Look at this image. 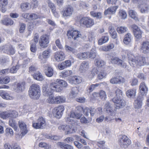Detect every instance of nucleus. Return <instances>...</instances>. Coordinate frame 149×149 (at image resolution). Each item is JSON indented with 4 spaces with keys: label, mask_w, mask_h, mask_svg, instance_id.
I'll use <instances>...</instances> for the list:
<instances>
[{
    "label": "nucleus",
    "mask_w": 149,
    "mask_h": 149,
    "mask_svg": "<svg viewBox=\"0 0 149 149\" xmlns=\"http://www.w3.org/2000/svg\"><path fill=\"white\" fill-rule=\"evenodd\" d=\"M29 95L31 99H38L40 95V89L39 86L36 84H32L29 88Z\"/></svg>",
    "instance_id": "nucleus-1"
},
{
    "label": "nucleus",
    "mask_w": 149,
    "mask_h": 149,
    "mask_svg": "<svg viewBox=\"0 0 149 149\" xmlns=\"http://www.w3.org/2000/svg\"><path fill=\"white\" fill-rule=\"evenodd\" d=\"M80 26L83 27L89 28L94 24V20L88 17L81 18L79 21Z\"/></svg>",
    "instance_id": "nucleus-2"
},
{
    "label": "nucleus",
    "mask_w": 149,
    "mask_h": 149,
    "mask_svg": "<svg viewBox=\"0 0 149 149\" xmlns=\"http://www.w3.org/2000/svg\"><path fill=\"white\" fill-rule=\"evenodd\" d=\"M135 65L132 66V67H135L137 65L141 66L149 64V58H145L143 56H139L135 57L134 61Z\"/></svg>",
    "instance_id": "nucleus-3"
},
{
    "label": "nucleus",
    "mask_w": 149,
    "mask_h": 149,
    "mask_svg": "<svg viewBox=\"0 0 149 149\" xmlns=\"http://www.w3.org/2000/svg\"><path fill=\"white\" fill-rule=\"evenodd\" d=\"M45 119L42 117H39L37 120L36 122H33V127L35 129H43L45 126Z\"/></svg>",
    "instance_id": "nucleus-4"
},
{
    "label": "nucleus",
    "mask_w": 149,
    "mask_h": 149,
    "mask_svg": "<svg viewBox=\"0 0 149 149\" xmlns=\"http://www.w3.org/2000/svg\"><path fill=\"white\" fill-rule=\"evenodd\" d=\"M113 101L116 103L114 109L115 111H116V109H119L123 108L125 105V101L122 99V98H113L112 99Z\"/></svg>",
    "instance_id": "nucleus-5"
},
{
    "label": "nucleus",
    "mask_w": 149,
    "mask_h": 149,
    "mask_svg": "<svg viewBox=\"0 0 149 149\" xmlns=\"http://www.w3.org/2000/svg\"><path fill=\"white\" fill-rule=\"evenodd\" d=\"M119 143L121 148H126L131 144V141L126 136L123 135L120 139Z\"/></svg>",
    "instance_id": "nucleus-6"
},
{
    "label": "nucleus",
    "mask_w": 149,
    "mask_h": 149,
    "mask_svg": "<svg viewBox=\"0 0 149 149\" xmlns=\"http://www.w3.org/2000/svg\"><path fill=\"white\" fill-rule=\"evenodd\" d=\"M49 42L48 36L47 34H45L42 35L40 37L39 43L41 47L45 48L48 46Z\"/></svg>",
    "instance_id": "nucleus-7"
},
{
    "label": "nucleus",
    "mask_w": 149,
    "mask_h": 149,
    "mask_svg": "<svg viewBox=\"0 0 149 149\" xmlns=\"http://www.w3.org/2000/svg\"><path fill=\"white\" fill-rule=\"evenodd\" d=\"M64 108L63 106L55 107L53 111V114L55 117L59 119L62 116Z\"/></svg>",
    "instance_id": "nucleus-8"
},
{
    "label": "nucleus",
    "mask_w": 149,
    "mask_h": 149,
    "mask_svg": "<svg viewBox=\"0 0 149 149\" xmlns=\"http://www.w3.org/2000/svg\"><path fill=\"white\" fill-rule=\"evenodd\" d=\"M25 84L24 82L14 83L13 89L15 92L19 93L22 92L25 88Z\"/></svg>",
    "instance_id": "nucleus-9"
},
{
    "label": "nucleus",
    "mask_w": 149,
    "mask_h": 149,
    "mask_svg": "<svg viewBox=\"0 0 149 149\" xmlns=\"http://www.w3.org/2000/svg\"><path fill=\"white\" fill-rule=\"evenodd\" d=\"M67 36L70 38H73L74 40H77V38L81 37V34L80 32L77 30L68 31L67 32Z\"/></svg>",
    "instance_id": "nucleus-10"
},
{
    "label": "nucleus",
    "mask_w": 149,
    "mask_h": 149,
    "mask_svg": "<svg viewBox=\"0 0 149 149\" xmlns=\"http://www.w3.org/2000/svg\"><path fill=\"white\" fill-rule=\"evenodd\" d=\"M74 9L71 5H67L65 6L63 11V15L64 16H69L71 15L73 12Z\"/></svg>",
    "instance_id": "nucleus-11"
},
{
    "label": "nucleus",
    "mask_w": 149,
    "mask_h": 149,
    "mask_svg": "<svg viewBox=\"0 0 149 149\" xmlns=\"http://www.w3.org/2000/svg\"><path fill=\"white\" fill-rule=\"evenodd\" d=\"M111 62L113 64H117L124 68H126L127 66L126 64L121 60L116 57L111 58Z\"/></svg>",
    "instance_id": "nucleus-12"
},
{
    "label": "nucleus",
    "mask_w": 149,
    "mask_h": 149,
    "mask_svg": "<svg viewBox=\"0 0 149 149\" xmlns=\"http://www.w3.org/2000/svg\"><path fill=\"white\" fill-rule=\"evenodd\" d=\"M49 88L52 90L55 91L57 92H60L62 90V87L60 86L58 83L56 82L52 83L50 84Z\"/></svg>",
    "instance_id": "nucleus-13"
},
{
    "label": "nucleus",
    "mask_w": 149,
    "mask_h": 149,
    "mask_svg": "<svg viewBox=\"0 0 149 149\" xmlns=\"http://www.w3.org/2000/svg\"><path fill=\"white\" fill-rule=\"evenodd\" d=\"M0 23L3 25L8 26L12 25L13 24L14 22L11 19L5 16L1 20Z\"/></svg>",
    "instance_id": "nucleus-14"
},
{
    "label": "nucleus",
    "mask_w": 149,
    "mask_h": 149,
    "mask_svg": "<svg viewBox=\"0 0 149 149\" xmlns=\"http://www.w3.org/2000/svg\"><path fill=\"white\" fill-rule=\"evenodd\" d=\"M143 99V96L142 95H139L137 97L134 104L135 109H139L141 107L142 105V101Z\"/></svg>",
    "instance_id": "nucleus-15"
},
{
    "label": "nucleus",
    "mask_w": 149,
    "mask_h": 149,
    "mask_svg": "<svg viewBox=\"0 0 149 149\" xmlns=\"http://www.w3.org/2000/svg\"><path fill=\"white\" fill-rule=\"evenodd\" d=\"M54 58L57 61H61L65 59V54L61 52H56L54 53Z\"/></svg>",
    "instance_id": "nucleus-16"
},
{
    "label": "nucleus",
    "mask_w": 149,
    "mask_h": 149,
    "mask_svg": "<svg viewBox=\"0 0 149 149\" xmlns=\"http://www.w3.org/2000/svg\"><path fill=\"white\" fill-rule=\"evenodd\" d=\"M125 82V79L121 77H113L110 80V82L114 84H120L123 83Z\"/></svg>",
    "instance_id": "nucleus-17"
},
{
    "label": "nucleus",
    "mask_w": 149,
    "mask_h": 149,
    "mask_svg": "<svg viewBox=\"0 0 149 149\" xmlns=\"http://www.w3.org/2000/svg\"><path fill=\"white\" fill-rule=\"evenodd\" d=\"M139 89L141 94L140 95H146L147 93L148 88L144 82H141L139 86Z\"/></svg>",
    "instance_id": "nucleus-18"
},
{
    "label": "nucleus",
    "mask_w": 149,
    "mask_h": 149,
    "mask_svg": "<svg viewBox=\"0 0 149 149\" xmlns=\"http://www.w3.org/2000/svg\"><path fill=\"white\" fill-rule=\"evenodd\" d=\"M18 124L19 127L22 132V134L23 135L25 134L28 131L26 124L22 121H19L18 122Z\"/></svg>",
    "instance_id": "nucleus-19"
},
{
    "label": "nucleus",
    "mask_w": 149,
    "mask_h": 149,
    "mask_svg": "<svg viewBox=\"0 0 149 149\" xmlns=\"http://www.w3.org/2000/svg\"><path fill=\"white\" fill-rule=\"evenodd\" d=\"M104 109L106 112L110 113L111 116H113L115 113L114 110H113L112 109L110 104L108 102L105 103L104 107Z\"/></svg>",
    "instance_id": "nucleus-20"
},
{
    "label": "nucleus",
    "mask_w": 149,
    "mask_h": 149,
    "mask_svg": "<svg viewBox=\"0 0 149 149\" xmlns=\"http://www.w3.org/2000/svg\"><path fill=\"white\" fill-rule=\"evenodd\" d=\"M4 53L9 55H13L15 53V51L13 48L10 45H5L3 49Z\"/></svg>",
    "instance_id": "nucleus-21"
},
{
    "label": "nucleus",
    "mask_w": 149,
    "mask_h": 149,
    "mask_svg": "<svg viewBox=\"0 0 149 149\" xmlns=\"http://www.w3.org/2000/svg\"><path fill=\"white\" fill-rule=\"evenodd\" d=\"M141 50L143 53L146 54L148 53L149 52V42L148 41L143 42Z\"/></svg>",
    "instance_id": "nucleus-22"
},
{
    "label": "nucleus",
    "mask_w": 149,
    "mask_h": 149,
    "mask_svg": "<svg viewBox=\"0 0 149 149\" xmlns=\"http://www.w3.org/2000/svg\"><path fill=\"white\" fill-rule=\"evenodd\" d=\"M89 67V63L86 61H84L81 63L80 67L79 70L81 72H84Z\"/></svg>",
    "instance_id": "nucleus-23"
},
{
    "label": "nucleus",
    "mask_w": 149,
    "mask_h": 149,
    "mask_svg": "<svg viewBox=\"0 0 149 149\" xmlns=\"http://www.w3.org/2000/svg\"><path fill=\"white\" fill-rule=\"evenodd\" d=\"M95 110L94 109H89L86 107L84 109L83 112L85 115L86 116H88L90 114L91 116H93L95 112Z\"/></svg>",
    "instance_id": "nucleus-24"
},
{
    "label": "nucleus",
    "mask_w": 149,
    "mask_h": 149,
    "mask_svg": "<svg viewBox=\"0 0 149 149\" xmlns=\"http://www.w3.org/2000/svg\"><path fill=\"white\" fill-rule=\"evenodd\" d=\"M0 96L6 100H12L14 99L13 96L10 95L8 93L3 90H0Z\"/></svg>",
    "instance_id": "nucleus-25"
},
{
    "label": "nucleus",
    "mask_w": 149,
    "mask_h": 149,
    "mask_svg": "<svg viewBox=\"0 0 149 149\" xmlns=\"http://www.w3.org/2000/svg\"><path fill=\"white\" fill-rule=\"evenodd\" d=\"M118 8V6H116L108 8L104 12V14L107 15V14L115 13Z\"/></svg>",
    "instance_id": "nucleus-26"
},
{
    "label": "nucleus",
    "mask_w": 149,
    "mask_h": 149,
    "mask_svg": "<svg viewBox=\"0 0 149 149\" xmlns=\"http://www.w3.org/2000/svg\"><path fill=\"white\" fill-rule=\"evenodd\" d=\"M57 145L62 149H74L72 146L68 144H65L63 142H58Z\"/></svg>",
    "instance_id": "nucleus-27"
},
{
    "label": "nucleus",
    "mask_w": 149,
    "mask_h": 149,
    "mask_svg": "<svg viewBox=\"0 0 149 149\" xmlns=\"http://www.w3.org/2000/svg\"><path fill=\"white\" fill-rule=\"evenodd\" d=\"M108 29L111 37L114 39H116L117 37V33L114 27L110 26L109 27Z\"/></svg>",
    "instance_id": "nucleus-28"
},
{
    "label": "nucleus",
    "mask_w": 149,
    "mask_h": 149,
    "mask_svg": "<svg viewBox=\"0 0 149 149\" xmlns=\"http://www.w3.org/2000/svg\"><path fill=\"white\" fill-rule=\"evenodd\" d=\"M102 83H100L95 84H91L90 86H88V88L89 91V92H92L94 90L97 89Z\"/></svg>",
    "instance_id": "nucleus-29"
},
{
    "label": "nucleus",
    "mask_w": 149,
    "mask_h": 149,
    "mask_svg": "<svg viewBox=\"0 0 149 149\" xmlns=\"http://www.w3.org/2000/svg\"><path fill=\"white\" fill-rule=\"evenodd\" d=\"M65 49L67 52L72 53L73 54L77 53V51L73 47H71L67 45L65 46Z\"/></svg>",
    "instance_id": "nucleus-30"
},
{
    "label": "nucleus",
    "mask_w": 149,
    "mask_h": 149,
    "mask_svg": "<svg viewBox=\"0 0 149 149\" xmlns=\"http://www.w3.org/2000/svg\"><path fill=\"white\" fill-rule=\"evenodd\" d=\"M127 56L128 58L129 63H130V65L132 66H134L135 65V63L134 61L135 60V58H134V56L130 53L127 54Z\"/></svg>",
    "instance_id": "nucleus-31"
},
{
    "label": "nucleus",
    "mask_w": 149,
    "mask_h": 149,
    "mask_svg": "<svg viewBox=\"0 0 149 149\" xmlns=\"http://www.w3.org/2000/svg\"><path fill=\"white\" fill-rule=\"evenodd\" d=\"M42 92L43 95L45 96H48V95H50L52 94V91L47 88V85H44L42 88Z\"/></svg>",
    "instance_id": "nucleus-32"
},
{
    "label": "nucleus",
    "mask_w": 149,
    "mask_h": 149,
    "mask_svg": "<svg viewBox=\"0 0 149 149\" xmlns=\"http://www.w3.org/2000/svg\"><path fill=\"white\" fill-rule=\"evenodd\" d=\"M33 77L35 79L40 81H42L44 79L42 74L39 72L35 73L33 75Z\"/></svg>",
    "instance_id": "nucleus-33"
},
{
    "label": "nucleus",
    "mask_w": 149,
    "mask_h": 149,
    "mask_svg": "<svg viewBox=\"0 0 149 149\" xmlns=\"http://www.w3.org/2000/svg\"><path fill=\"white\" fill-rule=\"evenodd\" d=\"M65 98L63 96H58L55 98V103L59 104L64 102L65 101Z\"/></svg>",
    "instance_id": "nucleus-34"
},
{
    "label": "nucleus",
    "mask_w": 149,
    "mask_h": 149,
    "mask_svg": "<svg viewBox=\"0 0 149 149\" xmlns=\"http://www.w3.org/2000/svg\"><path fill=\"white\" fill-rule=\"evenodd\" d=\"M131 35L130 33H127L125 36L123 42L125 44H129L131 41Z\"/></svg>",
    "instance_id": "nucleus-35"
},
{
    "label": "nucleus",
    "mask_w": 149,
    "mask_h": 149,
    "mask_svg": "<svg viewBox=\"0 0 149 149\" xmlns=\"http://www.w3.org/2000/svg\"><path fill=\"white\" fill-rule=\"evenodd\" d=\"M8 111L9 118H15L17 116L18 113L16 111L14 110H9Z\"/></svg>",
    "instance_id": "nucleus-36"
},
{
    "label": "nucleus",
    "mask_w": 149,
    "mask_h": 149,
    "mask_svg": "<svg viewBox=\"0 0 149 149\" xmlns=\"http://www.w3.org/2000/svg\"><path fill=\"white\" fill-rule=\"evenodd\" d=\"M136 90L131 89L128 90L126 92V95L129 97H134L136 94Z\"/></svg>",
    "instance_id": "nucleus-37"
},
{
    "label": "nucleus",
    "mask_w": 149,
    "mask_h": 149,
    "mask_svg": "<svg viewBox=\"0 0 149 149\" xmlns=\"http://www.w3.org/2000/svg\"><path fill=\"white\" fill-rule=\"evenodd\" d=\"M46 75L49 77H51L53 74V70L51 67H48L47 70L45 72Z\"/></svg>",
    "instance_id": "nucleus-38"
},
{
    "label": "nucleus",
    "mask_w": 149,
    "mask_h": 149,
    "mask_svg": "<svg viewBox=\"0 0 149 149\" xmlns=\"http://www.w3.org/2000/svg\"><path fill=\"white\" fill-rule=\"evenodd\" d=\"M109 40V37L108 36H104L102 37V38L99 39L98 41V44L101 45L104 43L107 42Z\"/></svg>",
    "instance_id": "nucleus-39"
},
{
    "label": "nucleus",
    "mask_w": 149,
    "mask_h": 149,
    "mask_svg": "<svg viewBox=\"0 0 149 149\" xmlns=\"http://www.w3.org/2000/svg\"><path fill=\"white\" fill-rule=\"evenodd\" d=\"M29 3L27 2L22 3L20 5V7L23 11H25L29 9Z\"/></svg>",
    "instance_id": "nucleus-40"
},
{
    "label": "nucleus",
    "mask_w": 149,
    "mask_h": 149,
    "mask_svg": "<svg viewBox=\"0 0 149 149\" xmlns=\"http://www.w3.org/2000/svg\"><path fill=\"white\" fill-rule=\"evenodd\" d=\"M56 82L58 83L60 86L63 87H66L67 86L68 84L67 82L63 80L57 79L56 80Z\"/></svg>",
    "instance_id": "nucleus-41"
},
{
    "label": "nucleus",
    "mask_w": 149,
    "mask_h": 149,
    "mask_svg": "<svg viewBox=\"0 0 149 149\" xmlns=\"http://www.w3.org/2000/svg\"><path fill=\"white\" fill-rule=\"evenodd\" d=\"M78 89L76 87L72 88L70 93V96L72 97H74L77 96Z\"/></svg>",
    "instance_id": "nucleus-42"
},
{
    "label": "nucleus",
    "mask_w": 149,
    "mask_h": 149,
    "mask_svg": "<svg viewBox=\"0 0 149 149\" xmlns=\"http://www.w3.org/2000/svg\"><path fill=\"white\" fill-rule=\"evenodd\" d=\"M77 58L80 59H85L88 57V55L87 52L80 53L77 54Z\"/></svg>",
    "instance_id": "nucleus-43"
},
{
    "label": "nucleus",
    "mask_w": 149,
    "mask_h": 149,
    "mask_svg": "<svg viewBox=\"0 0 149 149\" xmlns=\"http://www.w3.org/2000/svg\"><path fill=\"white\" fill-rule=\"evenodd\" d=\"M0 117L3 119L9 118L8 110L6 111H0Z\"/></svg>",
    "instance_id": "nucleus-44"
},
{
    "label": "nucleus",
    "mask_w": 149,
    "mask_h": 149,
    "mask_svg": "<svg viewBox=\"0 0 149 149\" xmlns=\"http://www.w3.org/2000/svg\"><path fill=\"white\" fill-rule=\"evenodd\" d=\"M72 72L71 70H64L61 72V76L62 77H66L72 75Z\"/></svg>",
    "instance_id": "nucleus-45"
},
{
    "label": "nucleus",
    "mask_w": 149,
    "mask_h": 149,
    "mask_svg": "<svg viewBox=\"0 0 149 149\" xmlns=\"http://www.w3.org/2000/svg\"><path fill=\"white\" fill-rule=\"evenodd\" d=\"M117 32L120 33H123L125 32L128 30L127 27L120 26L118 27L116 29Z\"/></svg>",
    "instance_id": "nucleus-46"
},
{
    "label": "nucleus",
    "mask_w": 149,
    "mask_h": 149,
    "mask_svg": "<svg viewBox=\"0 0 149 149\" xmlns=\"http://www.w3.org/2000/svg\"><path fill=\"white\" fill-rule=\"evenodd\" d=\"M88 57L92 58H94L96 55V52L95 49H91L90 52H87Z\"/></svg>",
    "instance_id": "nucleus-47"
},
{
    "label": "nucleus",
    "mask_w": 149,
    "mask_h": 149,
    "mask_svg": "<svg viewBox=\"0 0 149 149\" xmlns=\"http://www.w3.org/2000/svg\"><path fill=\"white\" fill-rule=\"evenodd\" d=\"M9 124L11 127L14 128L15 130H17V127L15 120L13 119H10L9 121Z\"/></svg>",
    "instance_id": "nucleus-48"
},
{
    "label": "nucleus",
    "mask_w": 149,
    "mask_h": 149,
    "mask_svg": "<svg viewBox=\"0 0 149 149\" xmlns=\"http://www.w3.org/2000/svg\"><path fill=\"white\" fill-rule=\"evenodd\" d=\"M90 14L91 15L97 19H100L102 17V14L100 12L96 13L94 11H92L91 12Z\"/></svg>",
    "instance_id": "nucleus-49"
},
{
    "label": "nucleus",
    "mask_w": 149,
    "mask_h": 149,
    "mask_svg": "<svg viewBox=\"0 0 149 149\" xmlns=\"http://www.w3.org/2000/svg\"><path fill=\"white\" fill-rule=\"evenodd\" d=\"M115 93L116 94V97L115 98H118V97H119V98H122L123 97V92L121 90L118 88H117L115 91Z\"/></svg>",
    "instance_id": "nucleus-50"
},
{
    "label": "nucleus",
    "mask_w": 149,
    "mask_h": 149,
    "mask_svg": "<svg viewBox=\"0 0 149 149\" xmlns=\"http://www.w3.org/2000/svg\"><path fill=\"white\" fill-rule=\"evenodd\" d=\"M107 75V73L104 70H102L98 74L97 78L99 79H101L104 78Z\"/></svg>",
    "instance_id": "nucleus-51"
},
{
    "label": "nucleus",
    "mask_w": 149,
    "mask_h": 149,
    "mask_svg": "<svg viewBox=\"0 0 149 149\" xmlns=\"http://www.w3.org/2000/svg\"><path fill=\"white\" fill-rule=\"evenodd\" d=\"M133 33L135 37L137 39H140L141 38L142 32L141 31V29L139 30L134 31Z\"/></svg>",
    "instance_id": "nucleus-52"
},
{
    "label": "nucleus",
    "mask_w": 149,
    "mask_h": 149,
    "mask_svg": "<svg viewBox=\"0 0 149 149\" xmlns=\"http://www.w3.org/2000/svg\"><path fill=\"white\" fill-rule=\"evenodd\" d=\"M96 94L98 95L97 93L95 94ZM99 95L100 98L104 100H105L107 97V95L105 92L103 90L100 91Z\"/></svg>",
    "instance_id": "nucleus-53"
},
{
    "label": "nucleus",
    "mask_w": 149,
    "mask_h": 149,
    "mask_svg": "<svg viewBox=\"0 0 149 149\" xmlns=\"http://www.w3.org/2000/svg\"><path fill=\"white\" fill-rule=\"evenodd\" d=\"M19 68V66L17 64L15 66L13 65V66L10 70L9 69V72L11 73H15L16 72L17 70Z\"/></svg>",
    "instance_id": "nucleus-54"
},
{
    "label": "nucleus",
    "mask_w": 149,
    "mask_h": 149,
    "mask_svg": "<svg viewBox=\"0 0 149 149\" xmlns=\"http://www.w3.org/2000/svg\"><path fill=\"white\" fill-rule=\"evenodd\" d=\"M129 14L130 16L133 19L136 20L137 19V17L136 15V13L134 11L130 10L129 11Z\"/></svg>",
    "instance_id": "nucleus-55"
},
{
    "label": "nucleus",
    "mask_w": 149,
    "mask_h": 149,
    "mask_svg": "<svg viewBox=\"0 0 149 149\" xmlns=\"http://www.w3.org/2000/svg\"><path fill=\"white\" fill-rule=\"evenodd\" d=\"M48 96H49V97L47 99V102L49 103H55V98H54V96L52 94L50 95H48Z\"/></svg>",
    "instance_id": "nucleus-56"
},
{
    "label": "nucleus",
    "mask_w": 149,
    "mask_h": 149,
    "mask_svg": "<svg viewBox=\"0 0 149 149\" xmlns=\"http://www.w3.org/2000/svg\"><path fill=\"white\" fill-rule=\"evenodd\" d=\"M7 135L11 137L13 135V132L11 128H7L6 130Z\"/></svg>",
    "instance_id": "nucleus-57"
},
{
    "label": "nucleus",
    "mask_w": 149,
    "mask_h": 149,
    "mask_svg": "<svg viewBox=\"0 0 149 149\" xmlns=\"http://www.w3.org/2000/svg\"><path fill=\"white\" fill-rule=\"evenodd\" d=\"M119 15L121 17L122 19H125L127 16L126 12L123 10H120L119 12Z\"/></svg>",
    "instance_id": "nucleus-58"
},
{
    "label": "nucleus",
    "mask_w": 149,
    "mask_h": 149,
    "mask_svg": "<svg viewBox=\"0 0 149 149\" xmlns=\"http://www.w3.org/2000/svg\"><path fill=\"white\" fill-rule=\"evenodd\" d=\"M95 64L97 67H102L104 65V61L102 60L96 59Z\"/></svg>",
    "instance_id": "nucleus-59"
},
{
    "label": "nucleus",
    "mask_w": 149,
    "mask_h": 149,
    "mask_svg": "<svg viewBox=\"0 0 149 149\" xmlns=\"http://www.w3.org/2000/svg\"><path fill=\"white\" fill-rule=\"evenodd\" d=\"M38 15L35 13H32L29 15L28 19L30 20H35L38 18Z\"/></svg>",
    "instance_id": "nucleus-60"
},
{
    "label": "nucleus",
    "mask_w": 149,
    "mask_h": 149,
    "mask_svg": "<svg viewBox=\"0 0 149 149\" xmlns=\"http://www.w3.org/2000/svg\"><path fill=\"white\" fill-rule=\"evenodd\" d=\"M50 49H48L44 51L42 53V56L44 58H46L48 57L50 53Z\"/></svg>",
    "instance_id": "nucleus-61"
},
{
    "label": "nucleus",
    "mask_w": 149,
    "mask_h": 149,
    "mask_svg": "<svg viewBox=\"0 0 149 149\" xmlns=\"http://www.w3.org/2000/svg\"><path fill=\"white\" fill-rule=\"evenodd\" d=\"M20 27L19 29V31L20 33H23L25 29L26 25L25 24L23 23L20 24L19 25Z\"/></svg>",
    "instance_id": "nucleus-62"
},
{
    "label": "nucleus",
    "mask_w": 149,
    "mask_h": 149,
    "mask_svg": "<svg viewBox=\"0 0 149 149\" xmlns=\"http://www.w3.org/2000/svg\"><path fill=\"white\" fill-rule=\"evenodd\" d=\"M139 7L141 8L140 11L142 13L146 12L149 9L148 7L146 5H145L143 7L141 5V7L139 6Z\"/></svg>",
    "instance_id": "nucleus-63"
},
{
    "label": "nucleus",
    "mask_w": 149,
    "mask_h": 149,
    "mask_svg": "<svg viewBox=\"0 0 149 149\" xmlns=\"http://www.w3.org/2000/svg\"><path fill=\"white\" fill-rule=\"evenodd\" d=\"M58 128L60 130L66 131L67 129L69 128V126L67 125H62L59 126Z\"/></svg>",
    "instance_id": "nucleus-64"
}]
</instances>
